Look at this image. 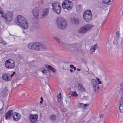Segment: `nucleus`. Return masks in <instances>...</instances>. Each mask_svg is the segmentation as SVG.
Wrapping results in <instances>:
<instances>
[{
    "mask_svg": "<svg viewBox=\"0 0 123 123\" xmlns=\"http://www.w3.org/2000/svg\"><path fill=\"white\" fill-rule=\"evenodd\" d=\"M0 16L5 19L6 22H10L12 20V18L13 17V12L8 11L5 13L3 11L2 9L0 8Z\"/></svg>",
    "mask_w": 123,
    "mask_h": 123,
    "instance_id": "nucleus-1",
    "label": "nucleus"
},
{
    "mask_svg": "<svg viewBox=\"0 0 123 123\" xmlns=\"http://www.w3.org/2000/svg\"><path fill=\"white\" fill-rule=\"evenodd\" d=\"M17 22L16 24L22 28L25 29L28 28V24L27 20L22 16L18 15L17 17Z\"/></svg>",
    "mask_w": 123,
    "mask_h": 123,
    "instance_id": "nucleus-2",
    "label": "nucleus"
},
{
    "mask_svg": "<svg viewBox=\"0 0 123 123\" xmlns=\"http://www.w3.org/2000/svg\"><path fill=\"white\" fill-rule=\"evenodd\" d=\"M57 27L59 29L64 30L67 28V22L64 18L59 17L56 21Z\"/></svg>",
    "mask_w": 123,
    "mask_h": 123,
    "instance_id": "nucleus-3",
    "label": "nucleus"
},
{
    "mask_svg": "<svg viewBox=\"0 0 123 123\" xmlns=\"http://www.w3.org/2000/svg\"><path fill=\"white\" fill-rule=\"evenodd\" d=\"M96 79L98 81V83L97 82L95 79H93L91 80V83L95 92L97 93L98 92L99 89L98 84H101L102 82L101 81H100L99 78L96 77Z\"/></svg>",
    "mask_w": 123,
    "mask_h": 123,
    "instance_id": "nucleus-4",
    "label": "nucleus"
},
{
    "mask_svg": "<svg viewBox=\"0 0 123 123\" xmlns=\"http://www.w3.org/2000/svg\"><path fill=\"white\" fill-rule=\"evenodd\" d=\"M53 9L54 11L58 14H59L61 12V7L58 2L55 1L52 4Z\"/></svg>",
    "mask_w": 123,
    "mask_h": 123,
    "instance_id": "nucleus-5",
    "label": "nucleus"
},
{
    "mask_svg": "<svg viewBox=\"0 0 123 123\" xmlns=\"http://www.w3.org/2000/svg\"><path fill=\"white\" fill-rule=\"evenodd\" d=\"M62 6L63 8L66 9L68 11H69L72 8L73 3L69 0H65L63 2Z\"/></svg>",
    "mask_w": 123,
    "mask_h": 123,
    "instance_id": "nucleus-6",
    "label": "nucleus"
},
{
    "mask_svg": "<svg viewBox=\"0 0 123 123\" xmlns=\"http://www.w3.org/2000/svg\"><path fill=\"white\" fill-rule=\"evenodd\" d=\"M93 26L91 25L87 24L81 27L78 31L79 33H84L91 29Z\"/></svg>",
    "mask_w": 123,
    "mask_h": 123,
    "instance_id": "nucleus-7",
    "label": "nucleus"
},
{
    "mask_svg": "<svg viewBox=\"0 0 123 123\" xmlns=\"http://www.w3.org/2000/svg\"><path fill=\"white\" fill-rule=\"evenodd\" d=\"M84 19L87 22H89L91 20L92 13L90 10H87L84 12L83 15Z\"/></svg>",
    "mask_w": 123,
    "mask_h": 123,
    "instance_id": "nucleus-8",
    "label": "nucleus"
},
{
    "mask_svg": "<svg viewBox=\"0 0 123 123\" xmlns=\"http://www.w3.org/2000/svg\"><path fill=\"white\" fill-rule=\"evenodd\" d=\"M82 45L81 42H78L75 43L70 44L73 49L75 51H79L81 48Z\"/></svg>",
    "mask_w": 123,
    "mask_h": 123,
    "instance_id": "nucleus-9",
    "label": "nucleus"
},
{
    "mask_svg": "<svg viewBox=\"0 0 123 123\" xmlns=\"http://www.w3.org/2000/svg\"><path fill=\"white\" fill-rule=\"evenodd\" d=\"M31 123H35L37 120L38 115L37 114H31L29 117Z\"/></svg>",
    "mask_w": 123,
    "mask_h": 123,
    "instance_id": "nucleus-10",
    "label": "nucleus"
},
{
    "mask_svg": "<svg viewBox=\"0 0 123 123\" xmlns=\"http://www.w3.org/2000/svg\"><path fill=\"white\" fill-rule=\"evenodd\" d=\"M49 8H46L43 9L41 12V14L40 15L41 18H43L47 16L49 12Z\"/></svg>",
    "mask_w": 123,
    "mask_h": 123,
    "instance_id": "nucleus-11",
    "label": "nucleus"
},
{
    "mask_svg": "<svg viewBox=\"0 0 123 123\" xmlns=\"http://www.w3.org/2000/svg\"><path fill=\"white\" fill-rule=\"evenodd\" d=\"M46 49L45 46L39 43H37L36 51H44Z\"/></svg>",
    "mask_w": 123,
    "mask_h": 123,
    "instance_id": "nucleus-12",
    "label": "nucleus"
},
{
    "mask_svg": "<svg viewBox=\"0 0 123 123\" xmlns=\"http://www.w3.org/2000/svg\"><path fill=\"white\" fill-rule=\"evenodd\" d=\"M37 43H30L27 45V47L29 49H30L36 50L37 48Z\"/></svg>",
    "mask_w": 123,
    "mask_h": 123,
    "instance_id": "nucleus-13",
    "label": "nucleus"
},
{
    "mask_svg": "<svg viewBox=\"0 0 123 123\" xmlns=\"http://www.w3.org/2000/svg\"><path fill=\"white\" fill-rule=\"evenodd\" d=\"M15 62H13V63H12L11 62H5V66L8 68H13L15 66Z\"/></svg>",
    "mask_w": 123,
    "mask_h": 123,
    "instance_id": "nucleus-14",
    "label": "nucleus"
},
{
    "mask_svg": "<svg viewBox=\"0 0 123 123\" xmlns=\"http://www.w3.org/2000/svg\"><path fill=\"white\" fill-rule=\"evenodd\" d=\"M32 13L34 17L37 18L39 16V10L37 8H36L32 10Z\"/></svg>",
    "mask_w": 123,
    "mask_h": 123,
    "instance_id": "nucleus-15",
    "label": "nucleus"
},
{
    "mask_svg": "<svg viewBox=\"0 0 123 123\" xmlns=\"http://www.w3.org/2000/svg\"><path fill=\"white\" fill-rule=\"evenodd\" d=\"M12 114V110H10L7 111L5 114V116L6 117L5 118L6 119H9L11 116V115Z\"/></svg>",
    "mask_w": 123,
    "mask_h": 123,
    "instance_id": "nucleus-16",
    "label": "nucleus"
},
{
    "mask_svg": "<svg viewBox=\"0 0 123 123\" xmlns=\"http://www.w3.org/2000/svg\"><path fill=\"white\" fill-rule=\"evenodd\" d=\"M13 119L14 121H18L20 118L21 117L19 114L17 113L16 112L15 114L12 115Z\"/></svg>",
    "mask_w": 123,
    "mask_h": 123,
    "instance_id": "nucleus-17",
    "label": "nucleus"
},
{
    "mask_svg": "<svg viewBox=\"0 0 123 123\" xmlns=\"http://www.w3.org/2000/svg\"><path fill=\"white\" fill-rule=\"evenodd\" d=\"M98 48V46L97 44L92 45L90 49V53L91 54H92L95 52V50Z\"/></svg>",
    "mask_w": 123,
    "mask_h": 123,
    "instance_id": "nucleus-18",
    "label": "nucleus"
},
{
    "mask_svg": "<svg viewBox=\"0 0 123 123\" xmlns=\"http://www.w3.org/2000/svg\"><path fill=\"white\" fill-rule=\"evenodd\" d=\"M10 75L8 73H5L2 75V78L3 80L6 81L10 80L9 77Z\"/></svg>",
    "mask_w": 123,
    "mask_h": 123,
    "instance_id": "nucleus-19",
    "label": "nucleus"
},
{
    "mask_svg": "<svg viewBox=\"0 0 123 123\" xmlns=\"http://www.w3.org/2000/svg\"><path fill=\"white\" fill-rule=\"evenodd\" d=\"M71 21L73 24L77 25L79 23V19L76 18L74 17L71 19Z\"/></svg>",
    "mask_w": 123,
    "mask_h": 123,
    "instance_id": "nucleus-20",
    "label": "nucleus"
},
{
    "mask_svg": "<svg viewBox=\"0 0 123 123\" xmlns=\"http://www.w3.org/2000/svg\"><path fill=\"white\" fill-rule=\"evenodd\" d=\"M82 7L80 5H78L76 7V10L79 13L80 12L82 11Z\"/></svg>",
    "mask_w": 123,
    "mask_h": 123,
    "instance_id": "nucleus-21",
    "label": "nucleus"
},
{
    "mask_svg": "<svg viewBox=\"0 0 123 123\" xmlns=\"http://www.w3.org/2000/svg\"><path fill=\"white\" fill-rule=\"evenodd\" d=\"M78 88L79 91L83 92L85 91V89L82 85L79 84L78 85Z\"/></svg>",
    "mask_w": 123,
    "mask_h": 123,
    "instance_id": "nucleus-22",
    "label": "nucleus"
},
{
    "mask_svg": "<svg viewBox=\"0 0 123 123\" xmlns=\"http://www.w3.org/2000/svg\"><path fill=\"white\" fill-rule=\"evenodd\" d=\"M48 70H51L53 72H55V68L50 65H49L47 66V68Z\"/></svg>",
    "mask_w": 123,
    "mask_h": 123,
    "instance_id": "nucleus-23",
    "label": "nucleus"
},
{
    "mask_svg": "<svg viewBox=\"0 0 123 123\" xmlns=\"http://www.w3.org/2000/svg\"><path fill=\"white\" fill-rule=\"evenodd\" d=\"M50 118L51 120L54 121L56 119V116L54 114L52 115L50 117Z\"/></svg>",
    "mask_w": 123,
    "mask_h": 123,
    "instance_id": "nucleus-24",
    "label": "nucleus"
},
{
    "mask_svg": "<svg viewBox=\"0 0 123 123\" xmlns=\"http://www.w3.org/2000/svg\"><path fill=\"white\" fill-rule=\"evenodd\" d=\"M119 103L120 105H123V95H122L120 98Z\"/></svg>",
    "mask_w": 123,
    "mask_h": 123,
    "instance_id": "nucleus-25",
    "label": "nucleus"
},
{
    "mask_svg": "<svg viewBox=\"0 0 123 123\" xmlns=\"http://www.w3.org/2000/svg\"><path fill=\"white\" fill-rule=\"evenodd\" d=\"M71 95L73 96L77 97L78 96L77 92L75 91H72L71 93Z\"/></svg>",
    "mask_w": 123,
    "mask_h": 123,
    "instance_id": "nucleus-26",
    "label": "nucleus"
},
{
    "mask_svg": "<svg viewBox=\"0 0 123 123\" xmlns=\"http://www.w3.org/2000/svg\"><path fill=\"white\" fill-rule=\"evenodd\" d=\"M8 90L7 87L5 88L3 90L2 93H3L4 95H5L6 93V92Z\"/></svg>",
    "mask_w": 123,
    "mask_h": 123,
    "instance_id": "nucleus-27",
    "label": "nucleus"
},
{
    "mask_svg": "<svg viewBox=\"0 0 123 123\" xmlns=\"http://www.w3.org/2000/svg\"><path fill=\"white\" fill-rule=\"evenodd\" d=\"M111 0H102L103 2L104 3H107L110 2ZM113 0H111L112 1Z\"/></svg>",
    "mask_w": 123,
    "mask_h": 123,
    "instance_id": "nucleus-28",
    "label": "nucleus"
},
{
    "mask_svg": "<svg viewBox=\"0 0 123 123\" xmlns=\"http://www.w3.org/2000/svg\"><path fill=\"white\" fill-rule=\"evenodd\" d=\"M84 104L82 103H80L79 104V106L80 108H82L84 107Z\"/></svg>",
    "mask_w": 123,
    "mask_h": 123,
    "instance_id": "nucleus-29",
    "label": "nucleus"
},
{
    "mask_svg": "<svg viewBox=\"0 0 123 123\" xmlns=\"http://www.w3.org/2000/svg\"><path fill=\"white\" fill-rule=\"evenodd\" d=\"M89 104H84L83 107L85 109V107H87V106H89Z\"/></svg>",
    "mask_w": 123,
    "mask_h": 123,
    "instance_id": "nucleus-30",
    "label": "nucleus"
},
{
    "mask_svg": "<svg viewBox=\"0 0 123 123\" xmlns=\"http://www.w3.org/2000/svg\"><path fill=\"white\" fill-rule=\"evenodd\" d=\"M2 42L1 43H2L4 45H6L7 44L6 43L5 41H3V40H2Z\"/></svg>",
    "mask_w": 123,
    "mask_h": 123,
    "instance_id": "nucleus-31",
    "label": "nucleus"
},
{
    "mask_svg": "<svg viewBox=\"0 0 123 123\" xmlns=\"http://www.w3.org/2000/svg\"><path fill=\"white\" fill-rule=\"evenodd\" d=\"M55 40L58 42L59 43L60 42V39L57 37H55Z\"/></svg>",
    "mask_w": 123,
    "mask_h": 123,
    "instance_id": "nucleus-32",
    "label": "nucleus"
},
{
    "mask_svg": "<svg viewBox=\"0 0 123 123\" xmlns=\"http://www.w3.org/2000/svg\"><path fill=\"white\" fill-rule=\"evenodd\" d=\"M47 71V70H46L45 69V70L42 71L41 72L44 74H45V73H46Z\"/></svg>",
    "mask_w": 123,
    "mask_h": 123,
    "instance_id": "nucleus-33",
    "label": "nucleus"
},
{
    "mask_svg": "<svg viewBox=\"0 0 123 123\" xmlns=\"http://www.w3.org/2000/svg\"><path fill=\"white\" fill-rule=\"evenodd\" d=\"M57 97L58 98H59L60 99H61V93L60 94H58L57 95Z\"/></svg>",
    "mask_w": 123,
    "mask_h": 123,
    "instance_id": "nucleus-34",
    "label": "nucleus"
},
{
    "mask_svg": "<svg viewBox=\"0 0 123 123\" xmlns=\"http://www.w3.org/2000/svg\"><path fill=\"white\" fill-rule=\"evenodd\" d=\"M74 67V66L72 64L70 65V68L72 69H73V68Z\"/></svg>",
    "mask_w": 123,
    "mask_h": 123,
    "instance_id": "nucleus-35",
    "label": "nucleus"
},
{
    "mask_svg": "<svg viewBox=\"0 0 123 123\" xmlns=\"http://www.w3.org/2000/svg\"><path fill=\"white\" fill-rule=\"evenodd\" d=\"M119 32L118 31H117L116 33V35H117V38H118V37H119Z\"/></svg>",
    "mask_w": 123,
    "mask_h": 123,
    "instance_id": "nucleus-36",
    "label": "nucleus"
},
{
    "mask_svg": "<svg viewBox=\"0 0 123 123\" xmlns=\"http://www.w3.org/2000/svg\"><path fill=\"white\" fill-rule=\"evenodd\" d=\"M15 74V72H13V73L11 75H10V76L11 77H13V75L14 74Z\"/></svg>",
    "mask_w": 123,
    "mask_h": 123,
    "instance_id": "nucleus-37",
    "label": "nucleus"
},
{
    "mask_svg": "<svg viewBox=\"0 0 123 123\" xmlns=\"http://www.w3.org/2000/svg\"><path fill=\"white\" fill-rule=\"evenodd\" d=\"M2 38L0 37V43H2Z\"/></svg>",
    "mask_w": 123,
    "mask_h": 123,
    "instance_id": "nucleus-38",
    "label": "nucleus"
},
{
    "mask_svg": "<svg viewBox=\"0 0 123 123\" xmlns=\"http://www.w3.org/2000/svg\"><path fill=\"white\" fill-rule=\"evenodd\" d=\"M70 71L71 72V73H73V72H74V71H73V70L72 69H70Z\"/></svg>",
    "mask_w": 123,
    "mask_h": 123,
    "instance_id": "nucleus-39",
    "label": "nucleus"
},
{
    "mask_svg": "<svg viewBox=\"0 0 123 123\" xmlns=\"http://www.w3.org/2000/svg\"><path fill=\"white\" fill-rule=\"evenodd\" d=\"M45 69L44 68H42L41 69V70L42 71L45 70Z\"/></svg>",
    "mask_w": 123,
    "mask_h": 123,
    "instance_id": "nucleus-40",
    "label": "nucleus"
},
{
    "mask_svg": "<svg viewBox=\"0 0 123 123\" xmlns=\"http://www.w3.org/2000/svg\"><path fill=\"white\" fill-rule=\"evenodd\" d=\"M41 100L43 101V99L42 97H41L40 98Z\"/></svg>",
    "mask_w": 123,
    "mask_h": 123,
    "instance_id": "nucleus-41",
    "label": "nucleus"
},
{
    "mask_svg": "<svg viewBox=\"0 0 123 123\" xmlns=\"http://www.w3.org/2000/svg\"><path fill=\"white\" fill-rule=\"evenodd\" d=\"M99 116L101 118H102V116H103V115H102V114H100L99 115Z\"/></svg>",
    "mask_w": 123,
    "mask_h": 123,
    "instance_id": "nucleus-42",
    "label": "nucleus"
},
{
    "mask_svg": "<svg viewBox=\"0 0 123 123\" xmlns=\"http://www.w3.org/2000/svg\"><path fill=\"white\" fill-rule=\"evenodd\" d=\"M67 111V109H64L63 110H62V111Z\"/></svg>",
    "mask_w": 123,
    "mask_h": 123,
    "instance_id": "nucleus-43",
    "label": "nucleus"
},
{
    "mask_svg": "<svg viewBox=\"0 0 123 123\" xmlns=\"http://www.w3.org/2000/svg\"><path fill=\"white\" fill-rule=\"evenodd\" d=\"M77 70L78 71H80V69L79 68H78L77 69Z\"/></svg>",
    "mask_w": 123,
    "mask_h": 123,
    "instance_id": "nucleus-44",
    "label": "nucleus"
},
{
    "mask_svg": "<svg viewBox=\"0 0 123 123\" xmlns=\"http://www.w3.org/2000/svg\"><path fill=\"white\" fill-rule=\"evenodd\" d=\"M74 70V71H75V70L76 69V68L75 67H74L73 68V69Z\"/></svg>",
    "mask_w": 123,
    "mask_h": 123,
    "instance_id": "nucleus-45",
    "label": "nucleus"
},
{
    "mask_svg": "<svg viewBox=\"0 0 123 123\" xmlns=\"http://www.w3.org/2000/svg\"><path fill=\"white\" fill-rule=\"evenodd\" d=\"M43 101L41 100V101H40V103L41 104H42L43 103Z\"/></svg>",
    "mask_w": 123,
    "mask_h": 123,
    "instance_id": "nucleus-46",
    "label": "nucleus"
},
{
    "mask_svg": "<svg viewBox=\"0 0 123 123\" xmlns=\"http://www.w3.org/2000/svg\"><path fill=\"white\" fill-rule=\"evenodd\" d=\"M11 60V59H9V60H6V61L5 62H10L9 61V60Z\"/></svg>",
    "mask_w": 123,
    "mask_h": 123,
    "instance_id": "nucleus-47",
    "label": "nucleus"
},
{
    "mask_svg": "<svg viewBox=\"0 0 123 123\" xmlns=\"http://www.w3.org/2000/svg\"><path fill=\"white\" fill-rule=\"evenodd\" d=\"M122 92H123V87L122 89Z\"/></svg>",
    "mask_w": 123,
    "mask_h": 123,
    "instance_id": "nucleus-48",
    "label": "nucleus"
},
{
    "mask_svg": "<svg viewBox=\"0 0 123 123\" xmlns=\"http://www.w3.org/2000/svg\"><path fill=\"white\" fill-rule=\"evenodd\" d=\"M12 61H13V60H12Z\"/></svg>",
    "mask_w": 123,
    "mask_h": 123,
    "instance_id": "nucleus-49",
    "label": "nucleus"
}]
</instances>
